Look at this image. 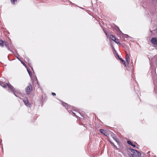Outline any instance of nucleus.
Instances as JSON below:
<instances>
[{
	"mask_svg": "<svg viewBox=\"0 0 157 157\" xmlns=\"http://www.w3.org/2000/svg\"><path fill=\"white\" fill-rule=\"evenodd\" d=\"M36 81H37V84H38V86H40V84H39L38 83V80H37V78L36 77Z\"/></svg>",
	"mask_w": 157,
	"mask_h": 157,
	"instance_id": "nucleus-27",
	"label": "nucleus"
},
{
	"mask_svg": "<svg viewBox=\"0 0 157 157\" xmlns=\"http://www.w3.org/2000/svg\"><path fill=\"white\" fill-rule=\"evenodd\" d=\"M105 34H106V35H107V32H106V31H105Z\"/></svg>",
	"mask_w": 157,
	"mask_h": 157,
	"instance_id": "nucleus-35",
	"label": "nucleus"
},
{
	"mask_svg": "<svg viewBox=\"0 0 157 157\" xmlns=\"http://www.w3.org/2000/svg\"><path fill=\"white\" fill-rule=\"evenodd\" d=\"M32 90V88L31 85L30 83H29L26 89V92L27 94H30Z\"/></svg>",
	"mask_w": 157,
	"mask_h": 157,
	"instance_id": "nucleus-2",
	"label": "nucleus"
},
{
	"mask_svg": "<svg viewBox=\"0 0 157 157\" xmlns=\"http://www.w3.org/2000/svg\"><path fill=\"white\" fill-rule=\"evenodd\" d=\"M151 43L154 45L157 44V38L156 37L152 38L151 40Z\"/></svg>",
	"mask_w": 157,
	"mask_h": 157,
	"instance_id": "nucleus-5",
	"label": "nucleus"
},
{
	"mask_svg": "<svg viewBox=\"0 0 157 157\" xmlns=\"http://www.w3.org/2000/svg\"><path fill=\"white\" fill-rule=\"evenodd\" d=\"M11 0V2L13 4H14L15 3V2L16 1V2H17V0Z\"/></svg>",
	"mask_w": 157,
	"mask_h": 157,
	"instance_id": "nucleus-22",
	"label": "nucleus"
},
{
	"mask_svg": "<svg viewBox=\"0 0 157 157\" xmlns=\"http://www.w3.org/2000/svg\"><path fill=\"white\" fill-rule=\"evenodd\" d=\"M117 29H116V30L117 31H119L120 33L123 35V37H125L126 38H128L129 37L128 35L123 34L120 30L118 27H117Z\"/></svg>",
	"mask_w": 157,
	"mask_h": 157,
	"instance_id": "nucleus-3",
	"label": "nucleus"
},
{
	"mask_svg": "<svg viewBox=\"0 0 157 157\" xmlns=\"http://www.w3.org/2000/svg\"><path fill=\"white\" fill-rule=\"evenodd\" d=\"M16 57L19 60H20V61H21L20 60V59L19 57H18L17 56H16Z\"/></svg>",
	"mask_w": 157,
	"mask_h": 157,
	"instance_id": "nucleus-31",
	"label": "nucleus"
},
{
	"mask_svg": "<svg viewBox=\"0 0 157 157\" xmlns=\"http://www.w3.org/2000/svg\"><path fill=\"white\" fill-rule=\"evenodd\" d=\"M138 89V87H137V89H136H136L135 88H134V89L135 91H136H136H138V90L137 89Z\"/></svg>",
	"mask_w": 157,
	"mask_h": 157,
	"instance_id": "nucleus-30",
	"label": "nucleus"
},
{
	"mask_svg": "<svg viewBox=\"0 0 157 157\" xmlns=\"http://www.w3.org/2000/svg\"><path fill=\"white\" fill-rule=\"evenodd\" d=\"M52 94L54 96H55L56 95V94L52 92Z\"/></svg>",
	"mask_w": 157,
	"mask_h": 157,
	"instance_id": "nucleus-28",
	"label": "nucleus"
},
{
	"mask_svg": "<svg viewBox=\"0 0 157 157\" xmlns=\"http://www.w3.org/2000/svg\"><path fill=\"white\" fill-rule=\"evenodd\" d=\"M150 152V151H149L148 152H147V154H148V155H150L149 154V153Z\"/></svg>",
	"mask_w": 157,
	"mask_h": 157,
	"instance_id": "nucleus-38",
	"label": "nucleus"
},
{
	"mask_svg": "<svg viewBox=\"0 0 157 157\" xmlns=\"http://www.w3.org/2000/svg\"><path fill=\"white\" fill-rule=\"evenodd\" d=\"M156 64H157V63H156Z\"/></svg>",
	"mask_w": 157,
	"mask_h": 157,
	"instance_id": "nucleus-42",
	"label": "nucleus"
},
{
	"mask_svg": "<svg viewBox=\"0 0 157 157\" xmlns=\"http://www.w3.org/2000/svg\"><path fill=\"white\" fill-rule=\"evenodd\" d=\"M27 70L28 71V73H29V74L30 76H31L32 75V74H31V72L28 69H27Z\"/></svg>",
	"mask_w": 157,
	"mask_h": 157,
	"instance_id": "nucleus-19",
	"label": "nucleus"
},
{
	"mask_svg": "<svg viewBox=\"0 0 157 157\" xmlns=\"http://www.w3.org/2000/svg\"><path fill=\"white\" fill-rule=\"evenodd\" d=\"M103 30L104 32H105L106 31L103 28Z\"/></svg>",
	"mask_w": 157,
	"mask_h": 157,
	"instance_id": "nucleus-36",
	"label": "nucleus"
},
{
	"mask_svg": "<svg viewBox=\"0 0 157 157\" xmlns=\"http://www.w3.org/2000/svg\"><path fill=\"white\" fill-rule=\"evenodd\" d=\"M26 60L27 61H29V59L28 58H27L26 59Z\"/></svg>",
	"mask_w": 157,
	"mask_h": 157,
	"instance_id": "nucleus-33",
	"label": "nucleus"
},
{
	"mask_svg": "<svg viewBox=\"0 0 157 157\" xmlns=\"http://www.w3.org/2000/svg\"><path fill=\"white\" fill-rule=\"evenodd\" d=\"M18 90H16L13 93V94L17 97H19V94L18 93Z\"/></svg>",
	"mask_w": 157,
	"mask_h": 157,
	"instance_id": "nucleus-10",
	"label": "nucleus"
},
{
	"mask_svg": "<svg viewBox=\"0 0 157 157\" xmlns=\"http://www.w3.org/2000/svg\"><path fill=\"white\" fill-rule=\"evenodd\" d=\"M79 7V8H81V9H83V10H84V8H83L81 7Z\"/></svg>",
	"mask_w": 157,
	"mask_h": 157,
	"instance_id": "nucleus-37",
	"label": "nucleus"
},
{
	"mask_svg": "<svg viewBox=\"0 0 157 157\" xmlns=\"http://www.w3.org/2000/svg\"><path fill=\"white\" fill-rule=\"evenodd\" d=\"M4 45L6 47L9 45V44L7 42L3 41V45Z\"/></svg>",
	"mask_w": 157,
	"mask_h": 157,
	"instance_id": "nucleus-17",
	"label": "nucleus"
},
{
	"mask_svg": "<svg viewBox=\"0 0 157 157\" xmlns=\"http://www.w3.org/2000/svg\"><path fill=\"white\" fill-rule=\"evenodd\" d=\"M0 46L1 47H3V41L0 40Z\"/></svg>",
	"mask_w": 157,
	"mask_h": 157,
	"instance_id": "nucleus-15",
	"label": "nucleus"
},
{
	"mask_svg": "<svg viewBox=\"0 0 157 157\" xmlns=\"http://www.w3.org/2000/svg\"><path fill=\"white\" fill-rule=\"evenodd\" d=\"M100 132L102 134H103V135H104L105 136H106L105 135L106 133V131H105L103 129H100Z\"/></svg>",
	"mask_w": 157,
	"mask_h": 157,
	"instance_id": "nucleus-12",
	"label": "nucleus"
},
{
	"mask_svg": "<svg viewBox=\"0 0 157 157\" xmlns=\"http://www.w3.org/2000/svg\"><path fill=\"white\" fill-rule=\"evenodd\" d=\"M129 149L132 153V154H131V155L132 156V157H133V156L139 157H140L141 156V153L139 152L138 151L132 148H129Z\"/></svg>",
	"mask_w": 157,
	"mask_h": 157,
	"instance_id": "nucleus-1",
	"label": "nucleus"
},
{
	"mask_svg": "<svg viewBox=\"0 0 157 157\" xmlns=\"http://www.w3.org/2000/svg\"><path fill=\"white\" fill-rule=\"evenodd\" d=\"M151 63H150V64L151 65Z\"/></svg>",
	"mask_w": 157,
	"mask_h": 157,
	"instance_id": "nucleus-41",
	"label": "nucleus"
},
{
	"mask_svg": "<svg viewBox=\"0 0 157 157\" xmlns=\"http://www.w3.org/2000/svg\"><path fill=\"white\" fill-rule=\"evenodd\" d=\"M114 41L117 44H120V42H119V39H117L116 38V40H115Z\"/></svg>",
	"mask_w": 157,
	"mask_h": 157,
	"instance_id": "nucleus-18",
	"label": "nucleus"
},
{
	"mask_svg": "<svg viewBox=\"0 0 157 157\" xmlns=\"http://www.w3.org/2000/svg\"><path fill=\"white\" fill-rule=\"evenodd\" d=\"M116 53V55L118 57V58L119 59V58H120V57H119V55H118V54L117 53V52L116 51V52H115Z\"/></svg>",
	"mask_w": 157,
	"mask_h": 157,
	"instance_id": "nucleus-25",
	"label": "nucleus"
},
{
	"mask_svg": "<svg viewBox=\"0 0 157 157\" xmlns=\"http://www.w3.org/2000/svg\"><path fill=\"white\" fill-rule=\"evenodd\" d=\"M127 143L128 144H129L130 145H131L132 146L135 147L136 146L135 144H133L132 143V142L128 140L127 141Z\"/></svg>",
	"mask_w": 157,
	"mask_h": 157,
	"instance_id": "nucleus-11",
	"label": "nucleus"
},
{
	"mask_svg": "<svg viewBox=\"0 0 157 157\" xmlns=\"http://www.w3.org/2000/svg\"><path fill=\"white\" fill-rule=\"evenodd\" d=\"M29 66L31 67L32 70H33V67H31L30 66Z\"/></svg>",
	"mask_w": 157,
	"mask_h": 157,
	"instance_id": "nucleus-32",
	"label": "nucleus"
},
{
	"mask_svg": "<svg viewBox=\"0 0 157 157\" xmlns=\"http://www.w3.org/2000/svg\"><path fill=\"white\" fill-rule=\"evenodd\" d=\"M2 86L4 88H5L6 87V85H4Z\"/></svg>",
	"mask_w": 157,
	"mask_h": 157,
	"instance_id": "nucleus-34",
	"label": "nucleus"
},
{
	"mask_svg": "<svg viewBox=\"0 0 157 157\" xmlns=\"http://www.w3.org/2000/svg\"><path fill=\"white\" fill-rule=\"evenodd\" d=\"M80 115H81L82 117H83V116L82 115V114H80Z\"/></svg>",
	"mask_w": 157,
	"mask_h": 157,
	"instance_id": "nucleus-40",
	"label": "nucleus"
},
{
	"mask_svg": "<svg viewBox=\"0 0 157 157\" xmlns=\"http://www.w3.org/2000/svg\"><path fill=\"white\" fill-rule=\"evenodd\" d=\"M126 67L128 71H129L131 69V68H132V67Z\"/></svg>",
	"mask_w": 157,
	"mask_h": 157,
	"instance_id": "nucleus-24",
	"label": "nucleus"
},
{
	"mask_svg": "<svg viewBox=\"0 0 157 157\" xmlns=\"http://www.w3.org/2000/svg\"><path fill=\"white\" fill-rule=\"evenodd\" d=\"M10 47L8 45V46H6V48H7V49H8V50L10 51L11 52L13 53V52L11 50Z\"/></svg>",
	"mask_w": 157,
	"mask_h": 157,
	"instance_id": "nucleus-16",
	"label": "nucleus"
},
{
	"mask_svg": "<svg viewBox=\"0 0 157 157\" xmlns=\"http://www.w3.org/2000/svg\"><path fill=\"white\" fill-rule=\"evenodd\" d=\"M110 38L113 41L116 40V38L113 35H110Z\"/></svg>",
	"mask_w": 157,
	"mask_h": 157,
	"instance_id": "nucleus-14",
	"label": "nucleus"
},
{
	"mask_svg": "<svg viewBox=\"0 0 157 157\" xmlns=\"http://www.w3.org/2000/svg\"><path fill=\"white\" fill-rule=\"evenodd\" d=\"M119 59L121 60V63L123 64L125 67H126L125 61L121 58H119Z\"/></svg>",
	"mask_w": 157,
	"mask_h": 157,
	"instance_id": "nucleus-9",
	"label": "nucleus"
},
{
	"mask_svg": "<svg viewBox=\"0 0 157 157\" xmlns=\"http://www.w3.org/2000/svg\"><path fill=\"white\" fill-rule=\"evenodd\" d=\"M6 84L10 88L11 86H12L11 84L8 82V83H6Z\"/></svg>",
	"mask_w": 157,
	"mask_h": 157,
	"instance_id": "nucleus-21",
	"label": "nucleus"
},
{
	"mask_svg": "<svg viewBox=\"0 0 157 157\" xmlns=\"http://www.w3.org/2000/svg\"><path fill=\"white\" fill-rule=\"evenodd\" d=\"M21 61V63L23 64V65L26 67V65L25 64L23 61Z\"/></svg>",
	"mask_w": 157,
	"mask_h": 157,
	"instance_id": "nucleus-23",
	"label": "nucleus"
},
{
	"mask_svg": "<svg viewBox=\"0 0 157 157\" xmlns=\"http://www.w3.org/2000/svg\"><path fill=\"white\" fill-rule=\"evenodd\" d=\"M109 142H110V143H111H111H112L111 141H110V140H109Z\"/></svg>",
	"mask_w": 157,
	"mask_h": 157,
	"instance_id": "nucleus-39",
	"label": "nucleus"
},
{
	"mask_svg": "<svg viewBox=\"0 0 157 157\" xmlns=\"http://www.w3.org/2000/svg\"><path fill=\"white\" fill-rule=\"evenodd\" d=\"M125 59L127 64H128L130 62V59L129 55L128 54L126 56Z\"/></svg>",
	"mask_w": 157,
	"mask_h": 157,
	"instance_id": "nucleus-8",
	"label": "nucleus"
},
{
	"mask_svg": "<svg viewBox=\"0 0 157 157\" xmlns=\"http://www.w3.org/2000/svg\"><path fill=\"white\" fill-rule=\"evenodd\" d=\"M111 135L112 138L115 140L117 143H118L119 141L118 139L116 138V136L115 134L112 132H111Z\"/></svg>",
	"mask_w": 157,
	"mask_h": 157,
	"instance_id": "nucleus-4",
	"label": "nucleus"
},
{
	"mask_svg": "<svg viewBox=\"0 0 157 157\" xmlns=\"http://www.w3.org/2000/svg\"><path fill=\"white\" fill-rule=\"evenodd\" d=\"M71 112H72V113H73V116H76V115L75 113H73V112H72V111H71Z\"/></svg>",
	"mask_w": 157,
	"mask_h": 157,
	"instance_id": "nucleus-29",
	"label": "nucleus"
},
{
	"mask_svg": "<svg viewBox=\"0 0 157 157\" xmlns=\"http://www.w3.org/2000/svg\"><path fill=\"white\" fill-rule=\"evenodd\" d=\"M23 101L25 104V105L27 106H29L30 107V105L29 103V102L28 101V99L27 98H25L23 100Z\"/></svg>",
	"mask_w": 157,
	"mask_h": 157,
	"instance_id": "nucleus-7",
	"label": "nucleus"
},
{
	"mask_svg": "<svg viewBox=\"0 0 157 157\" xmlns=\"http://www.w3.org/2000/svg\"><path fill=\"white\" fill-rule=\"evenodd\" d=\"M112 48H113V49L114 50V52H116V50H115V49L114 47L113 46H112Z\"/></svg>",
	"mask_w": 157,
	"mask_h": 157,
	"instance_id": "nucleus-26",
	"label": "nucleus"
},
{
	"mask_svg": "<svg viewBox=\"0 0 157 157\" xmlns=\"http://www.w3.org/2000/svg\"><path fill=\"white\" fill-rule=\"evenodd\" d=\"M9 88L13 93L16 90V89L14 88V87L12 86H11Z\"/></svg>",
	"mask_w": 157,
	"mask_h": 157,
	"instance_id": "nucleus-13",
	"label": "nucleus"
},
{
	"mask_svg": "<svg viewBox=\"0 0 157 157\" xmlns=\"http://www.w3.org/2000/svg\"><path fill=\"white\" fill-rule=\"evenodd\" d=\"M62 105L67 110L70 108L71 106L64 102H62Z\"/></svg>",
	"mask_w": 157,
	"mask_h": 157,
	"instance_id": "nucleus-6",
	"label": "nucleus"
},
{
	"mask_svg": "<svg viewBox=\"0 0 157 157\" xmlns=\"http://www.w3.org/2000/svg\"><path fill=\"white\" fill-rule=\"evenodd\" d=\"M111 145H113L114 147L115 148L117 149H118V148L113 143H111Z\"/></svg>",
	"mask_w": 157,
	"mask_h": 157,
	"instance_id": "nucleus-20",
	"label": "nucleus"
}]
</instances>
